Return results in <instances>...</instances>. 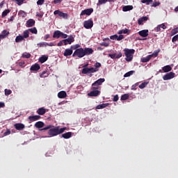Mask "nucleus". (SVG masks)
Masks as SVG:
<instances>
[{"instance_id":"ddd939ff","label":"nucleus","mask_w":178,"mask_h":178,"mask_svg":"<svg viewBox=\"0 0 178 178\" xmlns=\"http://www.w3.org/2000/svg\"><path fill=\"white\" fill-rule=\"evenodd\" d=\"M101 92L97 89L92 90V91H90L89 93H88V95L89 97H98V95H99V93Z\"/></svg>"},{"instance_id":"c756f323","label":"nucleus","mask_w":178,"mask_h":178,"mask_svg":"<svg viewBox=\"0 0 178 178\" xmlns=\"http://www.w3.org/2000/svg\"><path fill=\"white\" fill-rule=\"evenodd\" d=\"M62 137L63 138H65V139L70 138L72 137V132H67V133L63 134Z\"/></svg>"},{"instance_id":"39448f33","label":"nucleus","mask_w":178,"mask_h":178,"mask_svg":"<svg viewBox=\"0 0 178 178\" xmlns=\"http://www.w3.org/2000/svg\"><path fill=\"white\" fill-rule=\"evenodd\" d=\"M105 81V79L104 78H100L99 79H97L96 81H95L92 84V90H98V87L97 86H102V83H104Z\"/></svg>"},{"instance_id":"603ef678","label":"nucleus","mask_w":178,"mask_h":178,"mask_svg":"<svg viewBox=\"0 0 178 178\" xmlns=\"http://www.w3.org/2000/svg\"><path fill=\"white\" fill-rule=\"evenodd\" d=\"M123 38H124L123 35H120L119 36L117 35V41H121V40H123Z\"/></svg>"},{"instance_id":"a878e982","label":"nucleus","mask_w":178,"mask_h":178,"mask_svg":"<svg viewBox=\"0 0 178 178\" xmlns=\"http://www.w3.org/2000/svg\"><path fill=\"white\" fill-rule=\"evenodd\" d=\"M47 60H48V56H42L39 58V62L40 63H45V62H47Z\"/></svg>"},{"instance_id":"72a5a7b5","label":"nucleus","mask_w":178,"mask_h":178,"mask_svg":"<svg viewBox=\"0 0 178 178\" xmlns=\"http://www.w3.org/2000/svg\"><path fill=\"white\" fill-rule=\"evenodd\" d=\"M134 73H136V71H129L124 75V77H130V76H133Z\"/></svg>"},{"instance_id":"393cba45","label":"nucleus","mask_w":178,"mask_h":178,"mask_svg":"<svg viewBox=\"0 0 178 178\" xmlns=\"http://www.w3.org/2000/svg\"><path fill=\"white\" fill-rule=\"evenodd\" d=\"M133 6H124L122 7L123 12H129V10H133Z\"/></svg>"},{"instance_id":"bb28decb","label":"nucleus","mask_w":178,"mask_h":178,"mask_svg":"<svg viewBox=\"0 0 178 178\" xmlns=\"http://www.w3.org/2000/svg\"><path fill=\"white\" fill-rule=\"evenodd\" d=\"M106 106H109L108 103L102 104L96 106V109H104L106 108Z\"/></svg>"},{"instance_id":"1a4fd4ad","label":"nucleus","mask_w":178,"mask_h":178,"mask_svg":"<svg viewBox=\"0 0 178 178\" xmlns=\"http://www.w3.org/2000/svg\"><path fill=\"white\" fill-rule=\"evenodd\" d=\"M92 12H94L93 8L85 9L81 11V16H84V15H86L87 16H90V15H91V13H92Z\"/></svg>"},{"instance_id":"0eeeda50","label":"nucleus","mask_w":178,"mask_h":178,"mask_svg":"<svg viewBox=\"0 0 178 178\" xmlns=\"http://www.w3.org/2000/svg\"><path fill=\"white\" fill-rule=\"evenodd\" d=\"M64 45L70 44L72 42H74V37L72 35H70L67 39L63 40Z\"/></svg>"},{"instance_id":"412c9836","label":"nucleus","mask_w":178,"mask_h":178,"mask_svg":"<svg viewBox=\"0 0 178 178\" xmlns=\"http://www.w3.org/2000/svg\"><path fill=\"white\" fill-rule=\"evenodd\" d=\"M73 54V49H66L65 52L63 53L64 56H70Z\"/></svg>"},{"instance_id":"4c0bfd02","label":"nucleus","mask_w":178,"mask_h":178,"mask_svg":"<svg viewBox=\"0 0 178 178\" xmlns=\"http://www.w3.org/2000/svg\"><path fill=\"white\" fill-rule=\"evenodd\" d=\"M22 58L29 59V58H31V54H30V53L25 52L22 54Z\"/></svg>"},{"instance_id":"f704fd0d","label":"nucleus","mask_w":178,"mask_h":178,"mask_svg":"<svg viewBox=\"0 0 178 178\" xmlns=\"http://www.w3.org/2000/svg\"><path fill=\"white\" fill-rule=\"evenodd\" d=\"M129 94H124L121 96V101H126L127 99H129Z\"/></svg>"},{"instance_id":"f257e3e1","label":"nucleus","mask_w":178,"mask_h":178,"mask_svg":"<svg viewBox=\"0 0 178 178\" xmlns=\"http://www.w3.org/2000/svg\"><path fill=\"white\" fill-rule=\"evenodd\" d=\"M66 129V127L59 129V127L52 128V125H48L42 129L41 131L49 130L47 132L48 136H49V137H55L56 136H59V134H62V133H64Z\"/></svg>"},{"instance_id":"e2e57ef3","label":"nucleus","mask_w":178,"mask_h":178,"mask_svg":"<svg viewBox=\"0 0 178 178\" xmlns=\"http://www.w3.org/2000/svg\"><path fill=\"white\" fill-rule=\"evenodd\" d=\"M9 134H10V129H7L4 133V136H9Z\"/></svg>"},{"instance_id":"6e6552de","label":"nucleus","mask_w":178,"mask_h":178,"mask_svg":"<svg viewBox=\"0 0 178 178\" xmlns=\"http://www.w3.org/2000/svg\"><path fill=\"white\" fill-rule=\"evenodd\" d=\"M54 15H58L60 16V17H63V19H67V17H68L67 13L61 12L59 10H56L54 12Z\"/></svg>"},{"instance_id":"79ce46f5","label":"nucleus","mask_w":178,"mask_h":178,"mask_svg":"<svg viewBox=\"0 0 178 178\" xmlns=\"http://www.w3.org/2000/svg\"><path fill=\"white\" fill-rule=\"evenodd\" d=\"M159 52H161V49H159V50H157V51H154V53H153L152 54H150V56H152V58L153 56L156 57V56H158Z\"/></svg>"},{"instance_id":"37998d69","label":"nucleus","mask_w":178,"mask_h":178,"mask_svg":"<svg viewBox=\"0 0 178 178\" xmlns=\"http://www.w3.org/2000/svg\"><path fill=\"white\" fill-rule=\"evenodd\" d=\"M142 3H146V5H149L152 3V0H141Z\"/></svg>"},{"instance_id":"c9c22d12","label":"nucleus","mask_w":178,"mask_h":178,"mask_svg":"<svg viewBox=\"0 0 178 178\" xmlns=\"http://www.w3.org/2000/svg\"><path fill=\"white\" fill-rule=\"evenodd\" d=\"M29 35L30 32H29V30H26L24 31L22 37H24V38H29Z\"/></svg>"},{"instance_id":"473e14b6","label":"nucleus","mask_w":178,"mask_h":178,"mask_svg":"<svg viewBox=\"0 0 178 178\" xmlns=\"http://www.w3.org/2000/svg\"><path fill=\"white\" fill-rule=\"evenodd\" d=\"M48 76H49V74H48V72H47V70L43 71L42 73L40 74V77H41L42 79L48 77Z\"/></svg>"},{"instance_id":"4468645a","label":"nucleus","mask_w":178,"mask_h":178,"mask_svg":"<svg viewBox=\"0 0 178 178\" xmlns=\"http://www.w3.org/2000/svg\"><path fill=\"white\" fill-rule=\"evenodd\" d=\"M84 55L88 56V55H92L94 54V50L92 48H85L83 49Z\"/></svg>"},{"instance_id":"20e7f679","label":"nucleus","mask_w":178,"mask_h":178,"mask_svg":"<svg viewBox=\"0 0 178 178\" xmlns=\"http://www.w3.org/2000/svg\"><path fill=\"white\" fill-rule=\"evenodd\" d=\"M72 56H77V58H84V49L83 48H79L74 51V52L72 54Z\"/></svg>"},{"instance_id":"b1692460","label":"nucleus","mask_w":178,"mask_h":178,"mask_svg":"<svg viewBox=\"0 0 178 178\" xmlns=\"http://www.w3.org/2000/svg\"><path fill=\"white\" fill-rule=\"evenodd\" d=\"M36 112L38 115H45L47 110H45V108H40L37 110Z\"/></svg>"},{"instance_id":"a18cd8bd","label":"nucleus","mask_w":178,"mask_h":178,"mask_svg":"<svg viewBox=\"0 0 178 178\" xmlns=\"http://www.w3.org/2000/svg\"><path fill=\"white\" fill-rule=\"evenodd\" d=\"M80 47H81L80 44H76L71 46V49H79V48H80Z\"/></svg>"},{"instance_id":"7ed1b4c3","label":"nucleus","mask_w":178,"mask_h":178,"mask_svg":"<svg viewBox=\"0 0 178 178\" xmlns=\"http://www.w3.org/2000/svg\"><path fill=\"white\" fill-rule=\"evenodd\" d=\"M99 69H95V67H85L82 70L81 73L82 74H90V73H95L98 72Z\"/></svg>"},{"instance_id":"49530a36","label":"nucleus","mask_w":178,"mask_h":178,"mask_svg":"<svg viewBox=\"0 0 178 178\" xmlns=\"http://www.w3.org/2000/svg\"><path fill=\"white\" fill-rule=\"evenodd\" d=\"M108 0H99L97 5H104V3H106Z\"/></svg>"},{"instance_id":"cd10ccee","label":"nucleus","mask_w":178,"mask_h":178,"mask_svg":"<svg viewBox=\"0 0 178 178\" xmlns=\"http://www.w3.org/2000/svg\"><path fill=\"white\" fill-rule=\"evenodd\" d=\"M164 73H168V72H170L172 70V67L170 65H165L162 68Z\"/></svg>"},{"instance_id":"338daca9","label":"nucleus","mask_w":178,"mask_h":178,"mask_svg":"<svg viewBox=\"0 0 178 178\" xmlns=\"http://www.w3.org/2000/svg\"><path fill=\"white\" fill-rule=\"evenodd\" d=\"M137 86H138V83H136L135 85H133L131 86V90H136V87H137Z\"/></svg>"},{"instance_id":"864d4df0","label":"nucleus","mask_w":178,"mask_h":178,"mask_svg":"<svg viewBox=\"0 0 178 178\" xmlns=\"http://www.w3.org/2000/svg\"><path fill=\"white\" fill-rule=\"evenodd\" d=\"M102 65L100 63H98L97 62L95 64V69H99V67H101Z\"/></svg>"},{"instance_id":"5701e85b","label":"nucleus","mask_w":178,"mask_h":178,"mask_svg":"<svg viewBox=\"0 0 178 178\" xmlns=\"http://www.w3.org/2000/svg\"><path fill=\"white\" fill-rule=\"evenodd\" d=\"M151 58H152V56L148 55L146 57L142 58L141 62H143V63H147V62H149V60H151Z\"/></svg>"},{"instance_id":"4d7b16f0","label":"nucleus","mask_w":178,"mask_h":178,"mask_svg":"<svg viewBox=\"0 0 178 178\" xmlns=\"http://www.w3.org/2000/svg\"><path fill=\"white\" fill-rule=\"evenodd\" d=\"M45 0H38L37 5H43Z\"/></svg>"},{"instance_id":"774afa93","label":"nucleus","mask_w":178,"mask_h":178,"mask_svg":"<svg viewBox=\"0 0 178 178\" xmlns=\"http://www.w3.org/2000/svg\"><path fill=\"white\" fill-rule=\"evenodd\" d=\"M60 2H62V0H54V3H55V4L60 3Z\"/></svg>"},{"instance_id":"c03bdc74","label":"nucleus","mask_w":178,"mask_h":178,"mask_svg":"<svg viewBox=\"0 0 178 178\" xmlns=\"http://www.w3.org/2000/svg\"><path fill=\"white\" fill-rule=\"evenodd\" d=\"M178 33V29L175 28L171 31V35H175V34H177Z\"/></svg>"},{"instance_id":"e433bc0d","label":"nucleus","mask_w":178,"mask_h":178,"mask_svg":"<svg viewBox=\"0 0 178 178\" xmlns=\"http://www.w3.org/2000/svg\"><path fill=\"white\" fill-rule=\"evenodd\" d=\"M10 13V10L9 9L5 10L1 14V17H5L6 16H8V13Z\"/></svg>"},{"instance_id":"2f4dec72","label":"nucleus","mask_w":178,"mask_h":178,"mask_svg":"<svg viewBox=\"0 0 178 178\" xmlns=\"http://www.w3.org/2000/svg\"><path fill=\"white\" fill-rule=\"evenodd\" d=\"M23 40H24V37L19 35L15 38V42H20L21 41H23Z\"/></svg>"},{"instance_id":"423d86ee","label":"nucleus","mask_w":178,"mask_h":178,"mask_svg":"<svg viewBox=\"0 0 178 178\" xmlns=\"http://www.w3.org/2000/svg\"><path fill=\"white\" fill-rule=\"evenodd\" d=\"M93 26H94V22L91 19L87 21H84L83 22V27L85 29H87L88 30H90V29H92Z\"/></svg>"},{"instance_id":"a211bd4d","label":"nucleus","mask_w":178,"mask_h":178,"mask_svg":"<svg viewBox=\"0 0 178 178\" xmlns=\"http://www.w3.org/2000/svg\"><path fill=\"white\" fill-rule=\"evenodd\" d=\"M147 20H148L147 17H142L138 19V24L139 26H143V24H144V22H147Z\"/></svg>"},{"instance_id":"8fccbe9b","label":"nucleus","mask_w":178,"mask_h":178,"mask_svg":"<svg viewBox=\"0 0 178 178\" xmlns=\"http://www.w3.org/2000/svg\"><path fill=\"white\" fill-rule=\"evenodd\" d=\"M113 102H118L119 101V95H115L113 99Z\"/></svg>"},{"instance_id":"5fc2aeb1","label":"nucleus","mask_w":178,"mask_h":178,"mask_svg":"<svg viewBox=\"0 0 178 178\" xmlns=\"http://www.w3.org/2000/svg\"><path fill=\"white\" fill-rule=\"evenodd\" d=\"M56 45V44H55L54 42H50V43H47L46 42V47H55Z\"/></svg>"},{"instance_id":"09e8293b","label":"nucleus","mask_w":178,"mask_h":178,"mask_svg":"<svg viewBox=\"0 0 178 178\" xmlns=\"http://www.w3.org/2000/svg\"><path fill=\"white\" fill-rule=\"evenodd\" d=\"M17 2V4L20 6L21 5H23V2L26 0H15Z\"/></svg>"},{"instance_id":"680f3d73","label":"nucleus","mask_w":178,"mask_h":178,"mask_svg":"<svg viewBox=\"0 0 178 178\" xmlns=\"http://www.w3.org/2000/svg\"><path fill=\"white\" fill-rule=\"evenodd\" d=\"M46 44L47 42H40V43H38V47H44H44H46Z\"/></svg>"},{"instance_id":"f8f14e48","label":"nucleus","mask_w":178,"mask_h":178,"mask_svg":"<svg viewBox=\"0 0 178 178\" xmlns=\"http://www.w3.org/2000/svg\"><path fill=\"white\" fill-rule=\"evenodd\" d=\"M41 69V66H40V64L38 63H35L31 65L30 70L31 72H38Z\"/></svg>"},{"instance_id":"2eb2a0df","label":"nucleus","mask_w":178,"mask_h":178,"mask_svg":"<svg viewBox=\"0 0 178 178\" xmlns=\"http://www.w3.org/2000/svg\"><path fill=\"white\" fill-rule=\"evenodd\" d=\"M109 58H111V59H120L122 58V54L121 52H120L118 54L116 55V54H108Z\"/></svg>"},{"instance_id":"dca6fc26","label":"nucleus","mask_w":178,"mask_h":178,"mask_svg":"<svg viewBox=\"0 0 178 178\" xmlns=\"http://www.w3.org/2000/svg\"><path fill=\"white\" fill-rule=\"evenodd\" d=\"M148 33H149V31L147 29H144L138 32L139 35H140V37H148Z\"/></svg>"},{"instance_id":"052dcab7","label":"nucleus","mask_w":178,"mask_h":178,"mask_svg":"<svg viewBox=\"0 0 178 178\" xmlns=\"http://www.w3.org/2000/svg\"><path fill=\"white\" fill-rule=\"evenodd\" d=\"M111 40H118V35H113L110 37Z\"/></svg>"},{"instance_id":"9d476101","label":"nucleus","mask_w":178,"mask_h":178,"mask_svg":"<svg viewBox=\"0 0 178 178\" xmlns=\"http://www.w3.org/2000/svg\"><path fill=\"white\" fill-rule=\"evenodd\" d=\"M175 72H169L165 74L163 76V80L166 81V80H170L175 77Z\"/></svg>"},{"instance_id":"de8ad7c7","label":"nucleus","mask_w":178,"mask_h":178,"mask_svg":"<svg viewBox=\"0 0 178 178\" xmlns=\"http://www.w3.org/2000/svg\"><path fill=\"white\" fill-rule=\"evenodd\" d=\"M4 92H5V95H10V94H12V90L9 89H5Z\"/></svg>"},{"instance_id":"aec40b11","label":"nucleus","mask_w":178,"mask_h":178,"mask_svg":"<svg viewBox=\"0 0 178 178\" xmlns=\"http://www.w3.org/2000/svg\"><path fill=\"white\" fill-rule=\"evenodd\" d=\"M44 126H45V124L41 121H38L35 124V127H36L37 129H42Z\"/></svg>"},{"instance_id":"c85d7f7f","label":"nucleus","mask_w":178,"mask_h":178,"mask_svg":"<svg viewBox=\"0 0 178 178\" xmlns=\"http://www.w3.org/2000/svg\"><path fill=\"white\" fill-rule=\"evenodd\" d=\"M60 31H55L53 35V38H60Z\"/></svg>"},{"instance_id":"f3484780","label":"nucleus","mask_w":178,"mask_h":178,"mask_svg":"<svg viewBox=\"0 0 178 178\" xmlns=\"http://www.w3.org/2000/svg\"><path fill=\"white\" fill-rule=\"evenodd\" d=\"M40 119H41V116L40 115H31L29 117L30 122H35L37 120H40Z\"/></svg>"},{"instance_id":"13d9d810","label":"nucleus","mask_w":178,"mask_h":178,"mask_svg":"<svg viewBox=\"0 0 178 178\" xmlns=\"http://www.w3.org/2000/svg\"><path fill=\"white\" fill-rule=\"evenodd\" d=\"M159 5H161V3H159V2H154L152 5V6H153L154 8H156V6H159Z\"/></svg>"},{"instance_id":"6e6d98bb","label":"nucleus","mask_w":178,"mask_h":178,"mask_svg":"<svg viewBox=\"0 0 178 178\" xmlns=\"http://www.w3.org/2000/svg\"><path fill=\"white\" fill-rule=\"evenodd\" d=\"M61 38H67V34L63 33V32H60Z\"/></svg>"},{"instance_id":"f03ea898","label":"nucleus","mask_w":178,"mask_h":178,"mask_svg":"<svg viewBox=\"0 0 178 178\" xmlns=\"http://www.w3.org/2000/svg\"><path fill=\"white\" fill-rule=\"evenodd\" d=\"M124 52L126 56L125 60H127V62H131V60H133V55H134L136 50L133 49H124Z\"/></svg>"},{"instance_id":"a19ab883","label":"nucleus","mask_w":178,"mask_h":178,"mask_svg":"<svg viewBox=\"0 0 178 178\" xmlns=\"http://www.w3.org/2000/svg\"><path fill=\"white\" fill-rule=\"evenodd\" d=\"M29 31H31V33H32V34H37V33H38L37 28H35V27L29 29Z\"/></svg>"},{"instance_id":"58836bf2","label":"nucleus","mask_w":178,"mask_h":178,"mask_svg":"<svg viewBox=\"0 0 178 178\" xmlns=\"http://www.w3.org/2000/svg\"><path fill=\"white\" fill-rule=\"evenodd\" d=\"M148 86V82H143L140 85H139V88L143 90V88H145Z\"/></svg>"},{"instance_id":"6ab92c4d","label":"nucleus","mask_w":178,"mask_h":178,"mask_svg":"<svg viewBox=\"0 0 178 178\" xmlns=\"http://www.w3.org/2000/svg\"><path fill=\"white\" fill-rule=\"evenodd\" d=\"M35 24V21L33 19H30L26 22V27H33Z\"/></svg>"},{"instance_id":"69168bd1","label":"nucleus","mask_w":178,"mask_h":178,"mask_svg":"<svg viewBox=\"0 0 178 178\" xmlns=\"http://www.w3.org/2000/svg\"><path fill=\"white\" fill-rule=\"evenodd\" d=\"M63 40L60 41L58 43V47H62V45H63Z\"/></svg>"},{"instance_id":"ea45409f","label":"nucleus","mask_w":178,"mask_h":178,"mask_svg":"<svg viewBox=\"0 0 178 178\" xmlns=\"http://www.w3.org/2000/svg\"><path fill=\"white\" fill-rule=\"evenodd\" d=\"M127 33H129V29H122L118 31V34H127Z\"/></svg>"},{"instance_id":"3c124183","label":"nucleus","mask_w":178,"mask_h":178,"mask_svg":"<svg viewBox=\"0 0 178 178\" xmlns=\"http://www.w3.org/2000/svg\"><path fill=\"white\" fill-rule=\"evenodd\" d=\"M176 41H178V34L175 35L172 38V42H176Z\"/></svg>"},{"instance_id":"bf43d9fd","label":"nucleus","mask_w":178,"mask_h":178,"mask_svg":"<svg viewBox=\"0 0 178 178\" xmlns=\"http://www.w3.org/2000/svg\"><path fill=\"white\" fill-rule=\"evenodd\" d=\"M161 25H158L157 27L154 28V30L158 33L161 31Z\"/></svg>"},{"instance_id":"9b49d317","label":"nucleus","mask_w":178,"mask_h":178,"mask_svg":"<svg viewBox=\"0 0 178 178\" xmlns=\"http://www.w3.org/2000/svg\"><path fill=\"white\" fill-rule=\"evenodd\" d=\"M14 127L16 130H18L19 131L24 130V129H26V126L22 123H16L14 124Z\"/></svg>"},{"instance_id":"0e129e2a","label":"nucleus","mask_w":178,"mask_h":178,"mask_svg":"<svg viewBox=\"0 0 178 178\" xmlns=\"http://www.w3.org/2000/svg\"><path fill=\"white\" fill-rule=\"evenodd\" d=\"M160 26L161 27V29H163V30H166V26L165 25V24H159Z\"/></svg>"},{"instance_id":"4be33fe9","label":"nucleus","mask_w":178,"mask_h":178,"mask_svg":"<svg viewBox=\"0 0 178 178\" xmlns=\"http://www.w3.org/2000/svg\"><path fill=\"white\" fill-rule=\"evenodd\" d=\"M58 98L63 99L67 97V94L65 91H60L58 93Z\"/></svg>"},{"instance_id":"7c9ffc66","label":"nucleus","mask_w":178,"mask_h":178,"mask_svg":"<svg viewBox=\"0 0 178 178\" xmlns=\"http://www.w3.org/2000/svg\"><path fill=\"white\" fill-rule=\"evenodd\" d=\"M6 35H9V31H8L6 30H3L1 32V34L0 35V38H5V37H6Z\"/></svg>"}]
</instances>
